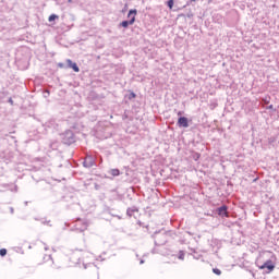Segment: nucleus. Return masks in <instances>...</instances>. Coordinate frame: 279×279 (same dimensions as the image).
I'll use <instances>...</instances> for the list:
<instances>
[{
  "mask_svg": "<svg viewBox=\"0 0 279 279\" xmlns=\"http://www.w3.org/2000/svg\"><path fill=\"white\" fill-rule=\"evenodd\" d=\"M1 187L2 189H8L9 191H14V189H12V185H10V184L0 185V191H3V190H1Z\"/></svg>",
  "mask_w": 279,
  "mask_h": 279,
  "instance_id": "nucleus-9",
  "label": "nucleus"
},
{
  "mask_svg": "<svg viewBox=\"0 0 279 279\" xmlns=\"http://www.w3.org/2000/svg\"><path fill=\"white\" fill-rule=\"evenodd\" d=\"M95 190L99 191V184H95Z\"/></svg>",
  "mask_w": 279,
  "mask_h": 279,
  "instance_id": "nucleus-19",
  "label": "nucleus"
},
{
  "mask_svg": "<svg viewBox=\"0 0 279 279\" xmlns=\"http://www.w3.org/2000/svg\"><path fill=\"white\" fill-rule=\"evenodd\" d=\"M25 206H27V202H25Z\"/></svg>",
  "mask_w": 279,
  "mask_h": 279,
  "instance_id": "nucleus-27",
  "label": "nucleus"
},
{
  "mask_svg": "<svg viewBox=\"0 0 279 279\" xmlns=\"http://www.w3.org/2000/svg\"><path fill=\"white\" fill-rule=\"evenodd\" d=\"M154 239H155V245H165V243H167L166 233L155 232Z\"/></svg>",
  "mask_w": 279,
  "mask_h": 279,
  "instance_id": "nucleus-2",
  "label": "nucleus"
},
{
  "mask_svg": "<svg viewBox=\"0 0 279 279\" xmlns=\"http://www.w3.org/2000/svg\"><path fill=\"white\" fill-rule=\"evenodd\" d=\"M129 99H136V94H134V92H132V93L130 94Z\"/></svg>",
  "mask_w": 279,
  "mask_h": 279,
  "instance_id": "nucleus-15",
  "label": "nucleus"
},
{
  "mask_svg": "<svg viewBox=\"0 0 279 279\" xmlns=\"http://www.w3.org/2000/svg\"><path fill=\"white\" fill-rule=\"evenodd\" d=\"M46 222H47V223H50V221H41V223H44V225H45Z\"/></svg>",
  "mask_w": 279,
  "mask_h": 279,
  "instance_id": "nucleus-24",
  "label": "nucleus"
},
{
  "mask_svg": "<svg viewBox=\"0 0 279 279\" xmlns=\"http://www.w3.org/2000/svg\"><path fill=\"white\" fill-rule=\"evenodd\" d=\"M179 259L184 260V252L180 251Z\"/></svg>",
  "mask_w": 279,
  "mask_h": 279,
  "instance_id": "nucleus-14",
  "label": "nucleus"
},
{
  "mask_svg": "<svg viewBox=\"0 0 279 279\" xmlns=\"http://www.w3.org/2000/svg\"><path fill=\"white\" fill-rule=\"evenodd\" d=\"M59 66L62 69V66H64V64H62V63H59Z\"/></svg>",
  "mask_w": 279,
  "mask_h": 279,
  "instance_id": "nucleus-23",
  "label": "nucleus"
},
{
  "mask_svg": "<svg viewBox=\"0 0 279 279\" xmlns=\"http://www.w3.org/2000/svg\"><path fill=\"white\" fill-rule=\"evenodd\" d=\"M10 210H11V214L14 215V208L11 207Z\"/></svg>",
  "mask_w": 279,
  "mask_h": 279,
  "instance_id": "nucleus-21",
  "label": "nucleus"
},
{
  "mask_svg": "<svg viewBox=\"0 0 279 279\" xmlns=\"http://www.w3.org/2000/svg\"><path fill=\"white\" fill-rule=\"evenodd\" d=\"M268 109H269V110H274V105H270V106L268 107Z\"/></svg>",
  "mask_w": 279,
  "mask_h": 279,
  "instance_id": "nucleus-20",
  "label": "nucleus"
},
{
  "mask_svg": "<svg viewBox=\"0 0 279 279\" xmlns=\"http://www.w3.org/2000/svg\"><path fill=\"white\" fill-rule=\"evenodd\" d=\"M178 125L179 128H189V118L186 117L179 118Z\"/></svg>",
  "mask_w": 279,
  "mask_h": 279,
  "instance_id": "nucleus-5",
  "label": "nucleus"
},
{
  "mask_svg": "<svg viewBox=\"0 0 279 279\" xmlns=\"http://www.w3.org/2000/svg\"><path fill=\"white\" fill-rule=\"evenodd\" d=\"M66 64L70 69H73L75 73H80V66H77V63H74L71 59L66 60Z\"/></svg>",
  "mask_w": 279,
  "mask_h": 279,
  "instance_id": "nucleus-6",
  "label": "nucleus"
},
{
  "mask_svg": "<svg viewBox=\"0 0 279 279\" xmlns=\"http://www.w3.org/2000/svg\"><path fill=\"white\" fill-rule=\"evenodd\" d=\"M112 175H119V170H112Z\"/></svg>",
  "mask_w": 279,
  "mask_h": 279,
  "instance_id": "nucleus-17",
  "label": "nucleus"
},
{
  "mask_svg": "<svg viewBox=\"0 0 279 279\" xmlns=\"http://www.w3.org/2000/svg\"><path fill=\"white\" fill-rule=\"evenodd\" d=\"M213 272L216 274V276H221V269L219 268H214Z\"/></svg>",
  "mask_w": 279,
  "mask_h": 279,
  "instance_id": "nucleus-11",
  "label": "nucleus"
},
{
  "mask_svg": "<svg viewBox=\"0 0 279 279\" xmlns=\"http://www.w3.org/2000/svg\"><path fill=\"white\" fill-rule=\"evenodd\" d=\"M8 254V250L1 248L0 250V256H5Z\"/></svg>",
  "mask_w": 279,
  "mask_h": 279,
  "instance_id": "nucleus-12",
  "label": "nucleus"
},
{
  "mask_svg": "<svg viewBox=\"0 0 279 279\" xmlns=\"http://www.w3.org/2000/svg\"><path fill=\"white\" fill-rule=\"evenodd\" d=\"M83 165L86 168L93 167V165H95V160L93 159V157L88 156V157L85 158Z\"/></svg>",
  "mask_w": 279,
  "mask_h": 279,
  "instance_id": "nucleus-7",
  "label": "nucleus"
},
{
  "mask_svg": "<svg viewBox=\"0 0 279 279\" xmlns=\"http://www.w3.org/2000/svg\"><path fill=\"white\" fill-rule=\"evenodd\" d=\"M156 184H160V181H156Z\"/></svg>",
  "mask_w": 279,
  "mask_h": 279,
  "instance_id": "nucleus-26",
  "label": "nucleus"
},
{
  "mask_svg": "<svg viewBox=\"0 0 279 279\" xmlns=\"http://www.w3.org/2000/svg\"><path fill=\"white\" fill-rule=\"evenodd\" d=\"M256 180H258V178L254 179L253 182H256Z\"/></svg>",
  "mask_w": 279,
  "mask_h": 279,
  "instance_id": "nucleus-25",
  "label": "nucleus"
},
{
  "mask_svg": "<svg viewBox=\"0 0 279 279\" xmlns=\"http://www.w3.org/2000/svg\"><path fill=\"white\" fill-rule=\"evenodd\" d=\"M9 186H11V189H12V186H13L15 193L19 191V186H16V185L9 184Z\"/></svg>",
  "mask_w": 279,
  "mask_h": 279,
  "instance_id": "nucleus-16",
  "label": "nucleus"
},
{
  "mask_svg": "<svg viewBox=\"0 0 279 279\" xmlns=\"http://www.w3.org/2000/svg\"><path fill=\"white\" fill-rule=\"evenodd\" d=\"M138 11L136 9L130 10L128 14V19H131L130 21H123L120 25L121 27L128 28L130 25H134L136 23V14Z\"/></svg>",
  "mask_w": 279,
  "mask_h": 279,
  "instance_id": "nucleus-1",
  "label": "nucleus"
},
{
  "mask_svg": "<svg viewBox=\"0 0 279 279\" xmlns=\"http://www.w3.org/2000/svg\"><path fill=\"white\" fill-rule=\"evenodd\" d=\"M259 269H268L267 274H271L276 269V265L271 259L266 260L262 266H258Z\"/></svg>",
  "mask_w": 279,
  "mask_h": 279,
  "instance_id": "nucleus-3",
  "label": "nucleus"
},
{
  "mask_svg": "<svg viewBox=\"0 0 279 279\" xmlns=\"http://www.w3.org/2000/svg\"><path fill=\"white\" fill-rule=\"evenodd\" d=\"M134 213H138V207L133 206L126 209L128 217H134Z\"/></svg>",
  "mask_w": 279,
  "mask_h": 279,
  "instance_id": "nucleus-8",
  "label": "nucleus"
},
{
  "mask_svg": "<svg viewBox=\"0 0 279 279\" xmlns=\"http://www.w3.org/2000/svg\"><path fill=\"white\" fill-rule=\"evenodd\" d=\"M62 180H64V178L61 179H54L56 182H62Z\"/></svg>",
  "mask_w": 279,
  "mask_h": 279,
  "instance_id": "nucleus-18",
  "label": "nucleus"
},
{
  "mask_svg": "<svg viewBox=\"0 0 279 279\" xmlns=\"http://www.w3.org/2000/svg\"><path fill=\"white\" fill-rule=\"evenodd\" d=\"M173 1L174 0H169L168 1V8H170V10H173Z\"/></svg>",
  "mask_w": 279,
  "mask_h": 279,
  "instance_id": "nucleus-13",
  "label": "nucleus"
},
{
  "mask_svg": "<svg viewBox=\"0 0 279 279\" xmlns=\"http://www.w3.org/2000/svg\"><path fill=\"white\" fill-rule=\"evenodd\" d=\"M56 19H59V16L56 15V14H51V15L48 17V21H49V23H51V22L56 21Z\"/></svg>",
  "mask_w": 279,
  "mask_h": 279,
  "instance_id": "nucleus-10",
  "label": "nucleus"
},
{
  "mask_svg": "<svg viewBox=\"0 0 279 279\" xmlns=\"http://www.w3.org/2000/svg\"><path fill=\"white\" fill-rule=\"evenodd\" d=\"M217 214L219 215V217H230V214H228V206L222 205L220 207L217 208Z\"/></svg>",
  "mask_w": 279,
  "mask_h": 279,
  "instance_id": "nucleus-4",
  "label": "nucleus"
},
{
  "mask_svg": "<svg viewBox=\"0 0 279 279\" xmlns=\"http://www.w3.org/2000/svg\"><path fill=\"white\" fill-rule=\"evenodd\" d=\"M144 263H145L144 259H141V260H140V265H143Z\"/></svg>",
  "mask_w": 279,
  "mask_h": 279,
  "instance_id": "nucleus-22",
  "label": "nucleus"
}]
</instances>
